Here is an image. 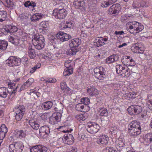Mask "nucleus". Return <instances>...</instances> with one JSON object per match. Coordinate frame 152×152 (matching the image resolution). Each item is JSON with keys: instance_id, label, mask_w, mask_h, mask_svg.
<instances>
[{"instance_id": "1", "label": "nucleus", "mask_w": 152, "mask_h": 152, "mask_svg": "<svg viewBox=\"0 0 152 152\" xmlns=\"http://www.w3.org/2000/svg\"><path fill=\"white\" fill-rule=\"evenodd\" d=\"M32 42L35 48L38 50H42L45 45V38L42 35H35Z\"/></svg>"}, {"instance_id": "2", "label": "nucleus", "mask_w": 152, "mask_h": 152, "mask_svg": "<svg viewBox=\"0 0 152 152\" xmlns=\"http://www.w3.org/2000/svg\"><path fill=\"white\" fill-rule=\"evenodd\" d=\"M116 71L117 73L122 77H128L131 75L128 67L121 64H118L116 66Z\"/></svg>"}, {"instance_id": "3", "label": "nucleus", "mask_w": 152, "mask_h": 152, "mask_svg": "<svg viewBox=\"0 0 152 152\" xmlns=\"http://www.w3.org/2000/svg\"><path fill=\"white\" fill-rule=\"evenodd\" d=\"M67 14L66 10L64 8H56L53 11L52 16L56 19H62L66 17Z\"/></svg>"}, {"instance_id": "4", "label": "nucleus", "mask_w": 152, "mask_h": 152, "mask_svg": "<svg viewBox=\"0 0 152 152\" xmlns=\"http://www.w3.org/2000/svg\"><path fill=\"white\" fill-rule=\"evenodd\" d=\"M86 125L87 131L92 134L97 132L100 129V127L95 123L89 122L87 123Z\"/></svg>"}, {"instance_id": "5", "label": "nucleus", "mask_w": 152, "mask_h": 152, "mask_svg": "<svg viewBox=\"0 0 152 152\" xmlns=\"http://www.w3.org/2000/svg\"><path fill=\"white\" fill-rule=\"evenodd\" d=\"M23 147L22 142H15L9 145V149L10 152H22Z\"/></svg>"}, {"instance_id": "6", "label": "nucleus", "mask_w": 152, "mask_h": 152, "mask_svg": "<svg viewBox=\"0 0 152 152\" xmlns=\"http://www.w3.org/2000/svg\"><path fill=\"white\" fill-rule=\"evenodd\" d=\"M21 59L15 56H11L5 61L6 64L10 67H14L19 65Z\"/></svg>"}, {"instance_id": "7", "label": "nucleus", "mask_w": 152, "mask_h": 152, "mask_svg": "<svg viewBox=\"0 0 152 152\" xmlns=\"http://www.w3.org/2000/svg\"><path fill=\"white\" fill-rule=\"evenodd\" d=\"M142 111V107L139 105H132L127 109V111L131 115H137Z\"/></svg>"}, {"instance_id": "8", "label": "nucleus", "mask_w": 152, "mask_h": 152, "mask_svg": "<svg viewBox=\"0 0 152 152\" xmlns=\"http://www.w3.org/2000/svg\"><path fill=\"white\" fill-rule=\"evenodd\" d=\"M121 61L124 65L126 66H134L135 65L134 61L130 56H123L121 58Z\"/></svg>"}, {"instance_id": "9", "label": "nucleus", "mask_w": 152, "mask_h": 152, "mask_svg": "<svg viewBox=\"0 0 152 152\" xmlns=\"http://www.w3.org/2000/svg\"><path fill=\"white\" fill-rule=\"evenodd\" d=\"M50 132V129L47 126H42L39 129V136L42 138L47 137Z\"/></svg>"}, {"instance_id": "10", "label": "nucleus", "mask_w": 152, "mask_h": 152, "mask_svg": "<svg viewBox=\"0 0 152 152\" xmlns=\"http://www.w3.org/2000/svg\"><path fill=\"white\" fill-rule=\"evenodd\" d=\"M121 7L119 4L117 3L111 6L108 10V13L110 15H116L118 14Z\"/></svg>"}, {"instance_id": "11", "label": "nucleus", "mask_w": 152, "mask_h": 152, "mask_svg": "<svg viewBox=\"0 0 152 152\" xmlns=\"http://www.w3.org/2000/svg\"><path fill=\"white\" fill-rule=\"evenodd\" d=\"M131 49L134 52L136 53H142L144 49L141 43H137L133 45Z\"/></svg>"}, {"instance_id": "12", "label": "nucleus", "mask_w": 152, "mask_h": 152, "mask_svg": "<svg viewBox=\"0 0 152 152\" xmlns=\"http://www.w3.org/2000/svg\"><path fill=\"white\" fill-rule=\"evenodd\" d=\"M74 140L73 136L69 134H65L62 138L64 143L69 145L72 144L74 142Z\"/></svg>"}, {"instance_id": "13", "label": "nucleus", "mask_w": 152, "mask_h": 152, "mask_svg": "<svg viewBox=\"0 0 152 152\" xmlns=\"http://www.w3.org/2000/svg\"><path fill=\"white\" fill-rule=\"evenodd\" d=\"M18 30L17 28L15 26L11 25L7 26L5 28H2L1 30V32L4 35H7L8 33H13L16 32Z\"/></svg>"}, {"instance_id": "14", "label": "nucleus", "mask_w": 152, "mask_h": 152, "mask_svg": "<svg viewBox=\"0 0 152 152\" xmlns=\"http://www.w3.org/2000/svg\"><path fill=\"white\" fill-rule=\"evenodd\" d=\"M47 148L43 145H38L33 146L30 150L31 152H46Z\"/></svg>"}, {"instance_id": "15", "label": "nucleus", "mask_w": 152, "mask_h": 152, "mask_svg": "<svg viewBox=\"0 0 152 152\" xmlns=\"http://www.w3.org/2000/svg\"><path fill=\"white\" fill-rule=\"evenodd\" d=\"M61 118L60 113H53L49 118V123L52 124L60 121Z\"/></svg>"}, {"instance_id": "16", "label": "nucleus", "mask_w": 152, "mask_h": 152, "mask_svg": "<svg viewBox=\"0 0 152 152\" xmlns=\"http://www.w3.org/2000/svg\"><path fill=\"white\" fill-rule=\"evenodd\" d=\"M109 139L107 136L102 135L97 139L96 142L100 145L104 146L108 143Z\"/></svg>"}, {"instance_id": "17", "label": "nucleus", "mask_w": 152, "mask_h": 152, "mask_svg": "<svg viewBox=\"0 0 152 152\" xmlns=\"http://www.w3.org/2000/svg\"><path fill=\"white\" fill-rule=\"evenodd\" d=\"M81 43L80 39L79 38H75L69 42V46L70 48L78 49V47Z\"/></svg>"}, {"instance_id": "18", "label": "nucleus", "mask_w": 152, "mask_h": 152, "mask_svg": "<svg viewBox=\"0 0 152 152\" xmlns=\"http://www.w3.org/2000/svg\"><path fill=\"white\" fill-rule=\"evenodd\" d=\"M129 134L133 137H135L141 133V128L128 129Z\"/></svg>"}, {"instance_id": "19", "label": "nucleus", "mask_w": 152, "mask_h": 152, "mask_svg": "<svg viewBox=\"0 0 152 152\" xmlns=\"http://www.w3.org/2000/svg\"><path fill=\"white\" fill-rule=\"evenodd\" d=\"M84 3L83 0H74L73 5L76 8L81 10L84 7Z\"/></svg>"}, {"instance_id": "20", "label": "nucleus", "mask_w": 152, "mask_h": 152, "mask_svg": "<svg viewBox=\"0 0 152 152\" xmlns=\"http://www.w3.org/2000/svg\"><path fill=\"white\" fill-rule=\"evenodd\" d=\"M118 58V56L117 54L111 55L105 59V63L106 64H111L117 61Z\"/></svg>"}, {"instance_id": "21", "label": "nucleus", "mask_w": 152, "mask_h": 152, "mask_svg": "<svg viewBox=\"0 0 152 152\" xmlns=\"http://www.w3.org/2000/svg\"><path fill=\"white\" fill-rule=\"evenodd\" d=\"M14 111H15L16 114H22V115H24L26 109L23 105H20L14 108Z\"/></svg>"}, {"instance_id": "22", "label": "nucleus", "mask_w": 152, "mask_h": 152, "mask_svg": "<svg viewBox=\"0 0 152 152\" xmlns=\"http://www.w3.org/2000/svg\"><path fill=\"white\" fill-rule=\"evenodd\" d=\"M87 92L90 96L96 95L98 94L97 89L94 86H90L88 87Z\"/></svg>"}, {"instance_id": "23", "label": "nucleus", "mask_w": 152, "mask_h": 152, "mask_svg": "<svg viewBox=\"0 0 152 152\" xmlns=\"http://www.w3.org/2000/svg\"><path fill=\"white\" fill-rule=\"evenodd\" d=\"M141 128L140 123L136 121H132L128 126V129Z\"/></svg>"}, {"instance_id": "24", "label": "nucleus", "mask_w": 152, "mask_h": 152, "mask_svg": "<svg viewBox=\"0 0 152 152\" xmlns=\"http://www.w3.org/2000/svg\"><path fill=\"white\" fill-rule=\"evenodd\" d=\"M67 63L66 62L65 64V66L66 67V68L65 69L63 73V75L64 76H69L73 73V69L72 67L70 65L69 66H67L66 65Z\"/></svg>"}, {"instance_id": "25", "label": "nucleus", "mask_w": 152, "mask_h": 152, "mask_svg": "<svg viewBox=\"0 0 152 152\" xmlns=\"http://www.w3.org/2000/svg\"><path fill=\"white\" fill-rule=\"evenodd\" d=\"M144 143L149 145L152 142V133H149L145 135L143 137Z\"/></svg>"}, {"instance_id": "26", "label": "nucleus", "mask_w": 152, "mask_h": 152, "mask_svg": "<svg viewBox=\"0 0 152 152\" xmlns=\"http://www.w3.org/2000/svg\"><path fill=\"white\" fill-rule=\"evenodd\" d=\"M24 6L26 7H28L32 11L35 10L34 7L36 6V3L32 1H28L24 4Z\"/></svg>"}, {"instance_id": "27", "label": "nucleus", "mask_w": 152, "mask_h": 152, "mask_svg": "<svg viewBox=\"0 0 152 152\" xmlns=\"http://www.w3.org/2000/svg\"><path fill=\"white\" fill-rule=\"evenodd\" d=\"M9 93L7 88L3 87L0 88V97L6 98Z\"/></svg>"}, {"instance_id": "28", "label": "nucleus", "mask_w": 152, "mask_h": 152, "mask_svg": "<svg viewBox=\"0 0 152 152\" xmlns=\"http://www.w3.org/2000/svg\"><path fill=\"white\" fill-rule=\"evenodd\" d=\"M9 41L14 45H17L19 43L20 40L16 35H13L10 36L9 38Z\"/></svg>"}, {"instance_id": "29", "label": "nucleus", "mask_w": 152, "mask_h": 152, "mask_svg": "<svg viewBox=\"0 0 152 152\" xmlns=\"http://www.w3.org/2000/svg\"><path fill=\"white\" fill-rule=\"evenodd\" d=\"M28 56L31 58L34 59L36 57V53L35 50L32 48L31 46H29L28 48Z\"/></svg>"}, {"instance_id": "30", "label": "nucleus", "mask_w": 152, "mask_h": 152, "mask_svg": "<svg viewBox=\"0 0 152 152\" xmlns=\"http://www.w3.org/2000/svg\"><path fill=\"white\" fill-rule=\"evenodd\" d=\"M53 103L50 101H47L44 102L42 104V107L44 108L45 110H48L50 109L52 107Z\"/></svg>"}, {"instance_id": "31", "label": "nucleus", "mask_w": 152, "mask_h": 152, "mask_svg": "<svg viewBox=\"0 0 152 152\" xmlns=\"http://www.w3.org/2000/svg\"><path fill=\"white\" fill-rule=\"evenodd\" d=\"M43 14L41 13H36L33 15L31 17L30 19L32 22L36 21L42 18Z\"/></svg>"}, {"instance_id": "32", "label": "nucleus", "mask_w": 152, "mask_h": 152, "mask_svg": "<svg viewBox=\"0 0 152 152\" xmlns=\"http://www.w3.org/2000/svg\"><path fill=\"white\" fill-rule=\"evenodd\" d=\"M29 124L31 127L35 130H37L39 128V125L37 121L33 120H30L29 121Z\"/></svg>"}, {"instance_id": "33", "label": "nucleus", "mask_w": 152, "mask_h": 152, "mask_svg": "<svg viewBox=\"0 0 152 152\" xmlns=\"http://www.w3.org/2000/svg\"><path fill=\"white\" fill-rule=\"evenodd\" d=\"M106 71L105 69L102 67H99V75L97 78L100 80H102L104 78Z\"/></svg>"}, {"instance_id": "34", "label": "nucleus", "mask_w": 152, "mask_h": 152, "mask_svg": "<svg viewBox=\"0 0 152 152\" xmlns=\"http://www.w3.org/2000/svg\"><path fill=\"white\" fill-rule=\"evenodd\" d=\"M79 50L78 49H75L74 48H71L68 49L66 51V54L69 56H73L75 55L76 53Z\"/></svg>"}, {"instance_id": "35", "label": "nucleus", "mask_w": 152, "mask_h": 152, "mask_svg": "<svg viewBox=\"0 0 152 152\" xmlns=\"http://www.w3.org/2000/svg\"><path fill=\"white\" fill-rule=\"evenodd\" d=\"M115 143L117 147H122L125 145V140L122 138L118 139L116 140Z\"/></svg>"}, {"instance_id": "36", "label": "nucleus", "mask_w": 152, "mask_h": 152, "mask_svg": "<svg viewBox=\"0 0 152 152\" xmlns=\"http://www.w3.org/2000/svg\"><path fill=\"white\" fill-rule=\"evenodd\" d=\"M8 46L7 42L3 40H0V49L4 51L5 50Z\"/></svg>"}, {"instance_id": "37", "label": "nucleus", "mask_w": 152, "mask_h": 152, "mask_svg": "<svg viewBox=\"0 0 152 152\" xmlns=\"http://www.w3.org/2000/svg\"><path fill=\"white\" fill-rule=\"evenodd\" d=\"M134 24L136 25L135 26V32L136 34L142 31L144 28L142 25L139 26V23L138 22H134Z\"/></svg>"}, {"instance_id": "38", "label": "nucleus", "mask_w": 152, "mask_h": 152, "mask_svg": "<svg viewBox=\"0 0 152 152\" xmlns=\"http://www.w3.org/2000/svg\"><path fill=\"white\" fill-rule=\"evenodd\" d=\"M7 16V13L5 11H0V22L4 21Z\"/></svg>"}, {"instance_id": "39", "label": "nucleus", "mask_w": 152, "mask_h": 152, "mask_svg": "<svg viewBox=\"0 0 152 152\" xmlns=\"http://www.w3.org/2000/svg\"><path fill=\"white\" fill-rule=\"evenodd\" d=\"M100 115L102 116H107L108 115V111L107 109L104 107L100 108L99 110Z\"/></svg>"}, {"instance_id": "40", "label": "nucleus", "mask_w": 152, "mask_h": 152, "mask_svg": "<svg viewBox=\"0 0 152 152\" xmlns=\"http://www.w3.org/2000/svg\"><path fill=\"white\" fill-rule=\"evenodd\" d=\"M87 114L84 113L83 114H78L76 116V118L78 120L83 121H85L87 118Z\"/></svg>"}, {"instance_id": "41", "label": "nucleus", "mask_w": 152, "mask_h": 152, "mask_svg": "<svg viewBox=\"0 0 152 152\" xmlns=\"http://www.w3.org/2000/svg\"><path fill=\"white\" fill-rule=\"evenodd\" d=\"M5 4H6L7 6L10 7L11 9H12L13 6L14 4L12 1V0H1Z\"/></svg>"}, {"instance_id": "42", "label": "nucleus", "mask_w": 152, "mask_h": 152, "mask_svg": "<svg viewBox=\"0 0 152 152\" xmlns=\"http://www.w3.org/2000/svg\"><path fill=\"white\" fill-rule=\"evenodd\" d=\"M64 32L59 31L56 34V38L61 41L64 42Z\"/></svg>"}, {"instance_id": "43", "label": "nucleus", "mask_w": 152, "mask_h": 152, "mask_svg": "<svg viewBox=\"0 0 152 152\" xmlns=\"http://www.w3.org/2000/svg\"><path fill=\"white\" fill-rule=\"evenodd\" d=\"M16 136L18 137L21 138L25 136L26 134L23 130H18L16 132Z\"/></svg>"}, {"instance_id": "44", "label": "nucleus", "mask_w": 152, "mask_h": 152, "mask_svg": "<svg viewBox=\"0 0 152 152\" xmlns=\"http://www.w3.org/2000/svg\"><path fill=\"white\" fill-rule=\"evenodd\" d=\"M83 104L85 105V107H88L87 105L90 103V100L88 97H83L82 98L80 101Z\"/></svg>"}, {"instance_id": "45", "label": "nucleus", "mask_w": 152, "mask_h": 152, "mask_svg": "<svg viewBox=\"0 0 152 152\" xmlns=\"http://www.w3.org/2000/svg\"><path fill=\"white\" fill-rule=\"evenodd\" d=\"M85 107L84 105L81 102L77 104L75 106V109L78 111H82Z\"/></svg>"}, {"instance_id": "46", "label": "nucleus", "mask_w": 152, "mask_h": 152, "mask_svg": "<svg viewBox=\"0 0 152 152\" xmlns=\"http://www.w3.org/2000/svg\"><path fill=\"white\" fill-rule=\"evenodd\" d=\"M41 64L40 63H37L36 65L31 68L30 70V73H34L36 69L39 68L41 66Z\"/></svg>"}, {"instance_id": "47", "label": "nucleus", "mask_w": 152, "mask_h": 152, "mask_svg": "<svg viewBox=\"0 0 152 152\" xmlns=\"http://www.w3.org/2000/svg\"><path fill=\"white\" fill-rule=\"evenodd\" d=\"M99 38L97 37L95 39L94 41V43H96L97 47L102 46V43L101 39H99Z\"/></svg>"}, {"instance_id": "48", "label": "nucleus", "mask_w": 152, "mask_h": 152, "mask_svg": "<svg viewBox=\"0 0 152 152\" xmlns=\"http://www.w3.org/2000/svg\"><path fill=\"white\" fill-rule=\"evenodd\" d=\"M135 26L136 25L133 24L132 25L129 26V28L128 30V31L130 32V33L135 34Z\"/></svg>"}, {"instance_id": "49", "label": "nucleus", "mask_w": 152, "mask_h": 152, "mask_svg": "<svg viewBox=\"0 0 152 152\" xmlns=\"http://www.w3.org/2000/svg\"><path fill=\"white\" fill-rule=\"evenodd\" d=\"M148 99H150L149 98ZM147 106L151 110H152V96L150 97V99L147 102Z\"/></svg>"}, {"instance_id": "50", "label": "nucleus", "mask_w": 152, "mask_h": 152, "mask_svg": "<svg viewBox=\"0 0 152 152\" xmlns=\"http://www.w3.org/2000/svg\"><path fill=\"white\" fill-rule=\"evenodd\" d=\"M29 87V86L27 84V83L26 82L24 83L21 86L19 91L20 92L26 89Z\"/></svg>"}, {"instance_id": "51", "label": "nucleus", "mask_w": 152, "mask_h": 152, "mask_svg": "<svg viewBox=\"0 0 152 152\" xmlns=\"http://www.w3.org/2000/svg\"><path fill=\"white\" fill-rule=\"evenodd\" d=\"M7 128L5 124H3L1 126V131L5 133H7Z\"/></svg>"}, {"instance_id": "52", "label": "nucleus", "mask_w": 152, "mask_h": 152, "mask_svg": "<svg viewBox=\"0 0 152 152\" xmlns=\"http://www.w3.org/2000/svg\"><path fill=\"white\" fill-rule=\"evenodd\" d=\"M24 115L22 114H16L15 117L16 120L18 121H20L23 117Z\"/></svg>"}, {"instance_id": "53", "label": "nucleus", "mask_w": 152, "mask_h": 152, "mask_svg": "<svg viewBox=\"0 0 152 152\" xmlns=\"http://www.w3.org/2000/svg\"><path fill=\"white\" fill-rule=\"evenodd\" d=\"M64 42L70 39L71 38V36L69 34H67L65 33H64Z\"/></svg>"}, {"instance_id": "54", "label": "nucleus", "mask_w": 152, "mask_h": 152, "mask_svg": "<svg viewBox=\"0 0 152 152\" xmlns=\"http://www.w3.org/2000/svg\"><path fill=\"white\" fill-rule=\"evenodd\" d=\"M8 87L11 89H14L16 87V83H13L11 82H9L8 84Z\"/></svg>"}, {"instance_id": "55", "label": "nucleus", "mask_w": 152, "mask_h": 152, "mask_svg": "<svg viewBox=\"0 0 152 152\" xmlns=\"http://www.w3.org/2000/svg\"><path fill=\"white\" fill-rule=\"evenodd\" d=\"M88 2V5L89 6L94 5L96 2V0H86Z\"/></svg>"}, {"instance_id": "56", "label": "nucleus", "mask_w": 152, "mask_h": 152, "mask_svg": "<svg viewBox=\"0 0 152 152\" xmlns=\"http://www.w3.org/2000/svg\"><path fill=\"white\" fill-rule=\"evenodd\" d=\"M105 152H116V151L113 147H108L105 149Z\"/></svg>"}, {"instance_id": "57", "label": "nucleus", "mask_w": 152, "mask_h": 152, "mask_svg": "<svg viewBox=\"0 0 152 152\" xmlns=\"http://www.w3.org/2000/svg\"><path fill=\"white\" fill-rule=\"evenodd\" d=\"M63 107H62L61 109L59 107H55L54 108V109L55 111H57V113H60L61 115L62 113H63Z\"/></svg>"}, {"instance_id": "58", "label": "nucleus", "mask_w": 152, "mask_h": 152, "mask_svg": "<svg viewBox=\"0 0 152 152\" xmlns=\"http://www.w3.org/2000/svg\"><path fill=\"white\" fill-rule=\"evenodd\" d=\"M99 38L101 39L102 43V46L105 45L106 44V42L108 40V37H99Z\"/></svg>"}, {"instance_id": "59", "label": "nucleus", "mask_w": 152, "mask_h": 152, "mask_svg": "<svg viewBox=\"0 0 152 152\" xmlns=\"http://www.w3.org/2000/svg\"><path fill=\"white\" fill-rule=\"evenodd\" d=\"M66 82H62L60 83L61 89L64 92H65V88L66 87Z\"/></svg>"}, {"instance_id": "60", "label": "nucleus", "mask_w": 152, "mask_h": 152, "mask_svg": "<svg viewBox=\"0 0 152 152\" xmlns=\"http://www.w3.org/2000/svg\"><path fill=\"white\" fill-rule=\"evenodd\" d=\"M34 80L33 78H29L26 82L27 84L30 86L33 83Z\"/></svg>"}, {"instance_id": "61", "label": "nucleus", "mask_w": 152, "mask_h": 152, "mask_svg": "<svg viewBox=\"0 0 152 152\" xmlns=\"http://www.w3.org/2000/svg\"><path fill=\"white\" fill-rule=\"evenodd\" d=\"M86 138V136L84 134H78V138L80 141L84 140Z\"/></svg>"}, {"instance_id": "62", "label": "nucleus", "mask_w": 152, "mask_h": 152, "mask_svg": "<svg viewBox=\"0 0 152 152\" xmlns=\"http://www.w3.org/2000/svg\"><path fill=\"white\" fill-rule=\"evenodd\" d=\"M45 81L47 83H55L56 82V79L54 78H50L49 79H48L46 80H45Z\"/></svg>"}, {"instance_id": "63", "label": "nucleus", "mask_w": 152, "mask_h": 152, "mask_svg": "<svg viewBox=\"0 0 152 152\" xmlns=\"http://www.w3.org/2000/svg\"><path fill=\"white\" fill-rule=\"evenodd\" d=\"M80 37L81 38L84 39L87 37V35L85 31H82Z\"/></svg>"}, {"instance_id": "64", "label": "nucleus", "mask_w": 152, "mask_h": 152, "mask_svg": "<svg viewBox=\"0 0 152 152\" xmlns=\"http://www.w3.org/2000/svg\"><path fill=\"white\" fill-rule=\"evenodd\" d=\"M65 28H66L71 27L72 26V23L71 21H66L65 23Z\"/></svg>"}]
</instances>
